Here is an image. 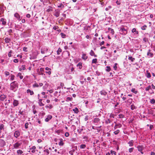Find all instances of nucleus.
Segmentation results:
<instances>
[{"mask_svg":"<svg viewBox=\"0 0 155 155\" xmlns=\"http://www.w3.org/2000/svg\"><path fill=\"white\" fill-rule=\"evenodd\" d=\"M6 97L5 95L2 94L0 96V100L1 101H4L6 98Z\"/></svg>","mask_w":155,"mask_h":155,"instance_id":"nucleus-11","label":"nucleus"},{"mask_svg":"<svg viewBox=\"0 0 155 155\" xmlns=\"http://www.w3.org/2000/svg\"><path fill=\"white\" fill-rule=\"evenodd\" d=\"M143 41L145 43L148 42V39L146 38H143Z\"/></svg>","mask_w":155,"mask_h":155,"instance_id":"nucleus-54","label":"nucleus"},{"mask_svg":"<svg viewBox=\"0 0 155 155\" xmlns=\"http://www.w3.org/2000/svg\"><path fill=\"white\" fill-rule=\"evenodd\" d=\"M147 26L146 25L142 26L141 28V29L142 30H145L147 28Z\"/></svg>","mask_w":155,"mask_h":155,"instance_id":"nucleus-52","label":"nucleus"},{"mask_svg":"<svg viewBox=\"0 0 155 155\" xmlns=\"http://www.w3.org/2000/svg\"><path fill=\"white\" fill-rule=\"evenodd\" d=\"M114 115L112 114V113H111L110 114V118H114Z\"/></svg>","mask_w":155,"mask_h":155,"instance_id":"nucleus-62","label":"nucleus"},{"mask_svg":"<svg viewBox=\"0 0 155 155\" xmlns=\"http://www.w3.org/2000/svg\"><path fill=\"white\" fill-rule=\"evenodd\" d=\"M8 32L9 34V35H11V33H13V31L12 29H10L8 31Z\"/></svg>","mask_w":155,"mask_h":155,"instance_id":"nucleus-60","label":"nucleus"},{"mask_svg":"<svg viewBox=\"0 0 155 155\" xmlns=\"http://www.w3.org/2000/svg\"><path fill=\"white\" fill-rule=\"evenodd\" d=\"M111 70V68L110 66H107V69H106V71L108 72H109Z\"/></svg>","mask_w":155,"mask_h":155,"instance_id":"nucleus-58","label":"nucleus"},{"mask_svg":"<svg viewBox=\"0 0 155 155\" xmlns=\"http://www.w3.org/2000/svg\"><path fill=\"white\" fill-rule=\"evenodd\" d=\"M110 153L112 154V155H113V154L114 155H116V152L112 150L110 151Z\"/></svg>","mask_w":155,"mask_h":155,"instance_id":"nucleus-61","label":"nucleus"},{"mask_svg":"<svg viewBox=\"0 0 155 155\" xmlns=\"http://www.w3.org/2000/svg\"><path fill=\"white\" fill-rule=\"evenodd\" d=\"M45 70L47 71L46 72V73L50 75L51 74V69L49 68L48 67H46L45 68Z\"/></svg>","mask_w":155,"mask_h":155,"instance_id":"nucleus-24","label":"nucleus"},{"mask_svg":"<svg viewBox=\"0 0 155 155\" xmlns=\"http://www.w3.org/2000/svg\"><path fill=\"white\" fill-rule=\"evenodd\" d=\"M38 54V51H35L32 54H30V59L31 60L36 59Z\"/></svg>","mask_w":155,"mask_h":155,"instance_id":"nucleus-2","label":"nucleus"},{"mask_svg":"<svg viewBox=\"0 0 155 155\" xmlns=\"http://www.w3.org/2000/svg\"><path fill=\"white\" fill-rule=\"evenodd\" d=\"M61 51H62L61 49V48H59L58 49V51H57V54L58 55H59L60 54V53L61 52Z\"/></svg>","mask_w":155,"mask_h":155,"instance_id":"nucleus-46","label":"nucleus"},{"mask_svg":"<svg viewBox=\"0 0 155 155\" xmlns=\"http://www.w3.org/2000/svg\"><path fill=\"white\" fill-rule=\"evenodd\" d=\"M133 33V36L134 37H136L138 36L139 32L136 30L135 28H133L131 31Z\"/></svg>","mask_w":155,"mask_h":155,"instance_id":"nucleus-4","label":"nucleus"},{"mask_svg":"<svg viewBox=\"0 0 155 155\" xmlns=\"http://www.w3.org/2000/svg\"><path fill=\"white\" fill-rule=\"evenodd\" d=\"M90 55L91 56H94V57H97V55H96L95 54V53L94 51L92 50H91L90 53Z\"/></svg>","mask_w":155,"mask_h":155,"instance_id":"nucleus-28","label":"nucleus"},{"mask_svg":"<svg viewBox=\"0 0 155 155\" xmlns=\"http://www.w3.org/2000/svg\"><path fill=\"white\" fill-rule=\"evenodd\" d=\"M100 94L101 95L106 96L107 94V93L104 90L101 91Z\"/></svg>","mask_w":155,"mask_h":155,"instance_id":"nucleus-22","label":"nucleus"},{"mask_svg":"<svg viewBox=\"0 0 155 155\" xmlns=\"http://www.w3.org/2000/svg\"><path fill=\"white\" fill-rule=\"evenodd\" d=\"M133 101V99L132 98H129L126 101H125V102L127 103V104H128L129 105Z\"/></svg>","mask_w":155,"mask_h":155,"instance_id":"nucleus-16","label":"nucleus"},{"mask_svg":"<svg viewBox=\"0 0 155 155\" xmlns=\"http://www.w3.org/2000/svg\"><path fill=\"white\" fill-rule=\"evenodd\" d=\"M131 109L132 110H134L137 107L134 105V104H132L130 106Z\"/></svg>","mask_w":155,"mask_h":155,"instance_id":"nucleus-40","label":"nucleus"},{"mask_svg":"<svg viewBox=\"0 0 155 155\" xmlns=\"http://www.w3.org/2000/svg\"><path fill=\"white\" fill-rule=\"evenodd\" d=\"M4 130V125L3 124H1L0 125V130Z\"/></svg>","mask_w":155,"mask_h":155,"instance_id":"nucleus-42","label":"nucleus"},{"mask_svg":"<svg viewBox=\"0 0 155 155\" xmlns=\"http://www.w3.org/2000/svg\"><path fill=\"white\" fill-rule=\"evenodd\" d=\"M36 149V147L35 146H32L31 148H30V150H31V152L32 153H35V149Z\"/></svg>","mask_w":155,"mask_h":155,"instance_id":"nucleus-15","label":"nucleus"},{"mask_svg":"<svg viewBox=\"0 0 155 155\" xmlns=\"http://www.w3.org/2000/svg\"><path fill=\"white\" fill-rule=\"evenodd\" d=\"M44 155H48L49 154V152L48 149H45L44 150Z\"/></svg>","mask_w":155,"mask_h":155,"instance_id":"nucleus-27","label":"nucleus"},{"mask_svg":"<svg viewBox=\"0 0 155 155\" xmlns=\"http://www.w3.org/2000/svg\"><path fill=\"white\" fill-rule=\"evenodd\" d=\"M13 51L12 50H10L8 52V56L10 57L12 56L11 54L12 53Z\"/></svg>","mask_w":155,"mask_h":155,"instance_id":"nucleus-57","label":"nucleus"},{"mask_svg":"<svg viewBox=\"0 0 155 155\" xmlns=\"http://www.w3.org/2000/svg\"><path fill=\"white\" fill-rule=\"evenodd\" d=\"M137 148L138 151H143L144 147L143 145H138L137 146Z\"/></svg>","mask_w":155,"mask_h":155,"instance_id":"nucleus-8","label":"nucleus"},{"mask_svg":"<svg viewBox=\"0 0 155 155\" xmlns=\"http://www.w3.org/2000/svg\"><path fill=\"white\" fill-rule=\"evenodd\" d=\"M128 60L130 61L131 62L134 61L135 60V58H133L132 56H128Z\"/></svg>","mask_w":155,"mask_h":155,"instance_id":"nucleus-32","label":"nucleus"},{"mask_svg":"<svg viewBox=\"0 0 155 155\" xmlns=\"http://www.w3.org/2000/svg\"><path fill=\"white\" fill-rule=\"evenodd\" d=\"M32 87L33 88L38 87H39V85L37 83H35V84L33 85Z\"/></svg>","mask_w":155,"mask_h":155,"instance_id":"nucleus-43","label":"nucleus"},{"mask_svg":"<svg viewBox=\"0 0 155 155\" xmlns=\"http://www.w3.org/2000/svg\"><path fill=\"white\" fill-rule=\"evenodd\" d=\"M73 99L72 97H68L67 98L66 101H71Z\"/></svg>","mask_w":155,"mask_h":155,"instance_id":"nucleus-45","label":"nucleus"},{"mask_svg":"<svg viewBox=\"0 0 155 155\" xmlns=\"http://www.w3.org/2000/svg\"><path fill=\"white\" fill-rule=\"evenodd\" d=\"M29 124L28 123H26L25 125V127L26 129H27L28 128V126Z\"/></svg>","mask_w":155,"mask_h":155,"instance_id":"nucleus-63","label":"nucleus"},{"mask_svg":"<svg viewBox=\"0 0 155 155\" xmlns=\"http://www.w3.org/2000/svg\"><path fill=\"white\" fill-rule=\"evenodd\" d=\"M17 77H19L21 79H22L23 78V76L21 75V74L20 73H19L17 75Z\"/></svg>","mask_w":155,"mask_h":155,"instance_id":"nucleus-38","label":"nucleus"},{"mask_svg":"<svg viewBox=\"0 0 155 155\" xmlns=\"http://www.w3.org/2000/svg\"><path fill=\"white\" fill-rule=\"evenodd\" d=\"M147 77L148 78H150L151 77V75L150 73L148 72V71H147Z\"/></svg>","mask_w":155,"mask_h":155,"instance_id":"nucleus-44","label":"nucleus"},{"mask_svg":"<svg viewBox=\"0 0 155 155\" xmlns=\"http://www.w3.org/2000/svg\"><path fill=\"white\" fill-rule=\"evenodd\" d=\"M72 110L76 114H78L79 112L78 109L77 107H75V108L73 109Z\"/></svg>","mask_w":155,"mask_h":155,"instance_id":"nucleus-36","label":"nucleus"},{"mask_svg":"<svg viewBox=\"0 0 155 155\" xmlns=\"http://www.w3.org/2000/svg\"><path fill=\"white\" fill-rule=\"evenodd\" d=\"M26 92L28 94H29L30 95H32L34 94V92L33 91L30 89H27Z\"/></svg>","mask_w":155,"mask_h":155,"instance_id":"nucleus-10","label":"nucleus"},{"mask_svg":"<svg viewBox=\"0 0 155 155\" xmlns=\"http://www.w3.org/2000/svg\"><path fill=\"white\" fill-rule=\"evenodd\" d=\"M100 121V120L99 118H95L94 120V123H98Z\"/></svg>","mask_w":155,"mask_h":155,"instance_id":"nucleus-30","label":"nucleus"},{"mask_svg":"<svg viewBox=\"0 0 155 155\" xmlns=\"http://www.w3.org/2000/svg\"><path fill=\"white\" fill-rule=\"evenodd\" d=\"M52 118V116L51 115H48L47 117L45 119V121L46 122H48Z\"/></svg>","mask_w":155,"mask_h":155,"instance_id":"nucleus-18","label":"nucleus"},{"mask_svg":"<svg viewBox=\"0 0 155 155\" xmlns=\"http://www.w3.org/2000/svg\"><path fill=\"white\" fill-rule=\"evenodd\" d=\"M120 132V130H116L114 132V133L115 134L117 135Z\"/></svg>","mask_w":155,"mask_h":155,"instance_id":"nucleus-59","label":"nucleus"},{"mask_svg":"<svg viewBox=\"0 0 155 155\" xmlns=\"http://www.w3.org/2000/svg\"><path fill=\"white\" fill-rule=\"evenodd\" d=\"M134 141L133 140H131L128 142V144H129L130 147H132L134 145Z\"/></svg>","mask_w":155,"mask_h":155,"instance_id":"nucleus-29","label":"nucleus"},{"mask_svg":"<svg viewBox=\"0 0 155 155\" xmlns=\"http://www.w3.org/2000/svg\"><path fill=\"white\" fill-rule=\"evenodd\" d=\"M18 88V84L16 81L12 82L10 84V90L15 91Z\"/></svg>","mask_w":155,"mask_h":155,"instance_id":"nucleus-1","label":"nucleus"},{"mask_svg":"<svg viewBox=\"0 0 155 155\" xmlns=\"http://www.w3.org/2000/svg\"><path fill=\"white\" fill-rule=\"evenodd\" d=\"M60 35H61V37L63 38H65L66 37V35L63 33H61L60 34Z\"/></svg>","mask_w":155,"mask_h":155,"instance_id":"nucleus-47","label":"nucleus"},{"mask_svg":"<svg viewBox=\"0 0 155 155\" xmlns=\"http://www.w3.org/2000/svg\"><path fill=\"white\" fill-rule=\"evenodd\" d=\"M48 49L47 48H42L41 49V53L42 54L45 53V52L48 51Z\"/></svg>","mask_w":155,"mask_h":155,"instance_id":"nucleus-20","label":"nucleus"},{"mask_svg":"<svg viewBox=\"0 0 155 155\" xmlns=\"http://www.w3.org/2000/svg\"><path fill=\"white\" fill-rule=\"evenodd\" d=\"M60 142L58 144L59 146H63L64 143L63 142V140L62 138H60L59 139Z\"/></svg>","mask_w":155,"mask_h":155,"instance_id":"nucleus-26","label":"nucleus"},{"mask_svg":"<svg viewBox=\"0 0 155 155\" xmlns=\"http://www.w3.org/2000/svg\"><path fill=\"white\" fill-rule=\"evenodd\" d=\"M21 145V143L17 142L13 145V147L15 149H17L19 148Z\"/></svg>","mask_w":155,"mask_h":155,"instance_id":"nucleus-5","label":"nucleus"},{"mask_svg":"<svg viewBox=\"0 0 155 155\" xmlns=\"http://www.w3.org/2000/svg\"><path fill=\"white\" fill-rule=\"evenodd\" d=\"M131 91L132 92L135 93V94H136L137 93V91L135 89V88H132Z\"/></svg>","mask_w":155,"mask_h":155,"instance_id":"nucleus-41","label":"nucleus"},{"mask_svg":"<svg viewBox=\"0 0 155 155\" xmlns=\"http://www.w3.org/2000/svg\"><path fill=\"white\" fill-rule=\"evenodd\" d=\"M0 22H2V24L4 25H6V20L4 18H2L0 20Z\"/></svg>","mask_w":155,"mask_h":155,"instance_id":"nucleus-12","label":"nucleus"},{"mask_svg":"<svg viewBox=\"0 0 155 155\" xmlns=\"http://www.w3.org/2000/svg\"><path fill=\"white\" fill-rule=\"evenodd\" d=\"M20 132L18 130L15 131L14 134V136L16 138H17L19 137L20 135Z\"/></svg>","mask_w":155,"mask_h":155,"instance_id":"nucleus-7","label":"nucleus"},{"mask_svg":"<svg viewBox=\"0 0 155 155\" xmlns=\"http://www.w3.org/2000/svg\"><path fill=\"white\" fill-rule=\"evenodd\" d=\"M122 127V125L120 124H118L115 125L114 127V130H115L117 128H120Z\"/></svg>","mask_w":155,"mask_h":155,"instance_id":"nucleus-19","label":"nucleus"},{"mask_svg":"<svg viewBox=\"0 0 155 155\" xmlns=\"http://www.w3.org/2000/svg\"><path fill=\"white\" fill-rule=\"evenodd\" d=\"M120 32L122 35H125L127 33V31L126 29L123 27H121L120 28L119 30Z\"/></svg>","mask_w":155,"mask_h":155,"instance_id":"nucleus-3","label":"nucleus"},{"mask_svg":"<svg viewBox=\"0 0 155 155\" xmlns=\"http://www.w3.org/2000/svg\"><path fill=\"white\" fill-rule=\"evenodd\" d=\"M5 141L2 139H0V146L3 147L5 145Z\"/></svg>","mask_w":155,"mask_h":155,"instance_id":"nucleus-6","label":"nucleus"},{"mask_svg":"<svg viewBox=\"0 0 155 155\" xmlns=\"http://www.w3.org/2000/svg\"><path fill=\"white\" fill-rule=\"evenodd\" d=\"M134 149V148L133 147L129 148L128 150L129 152L130 153L132 152H133Z\"/></svg>","mask_w":155,"mask_h":155,"instance_id":"nucleus-53","label":"nucleus"},{"mask_svg":"<svg viewBox=\"0 0 155 155\" xmlns=\"http://www.w3.org/2000/svg\"><path fill=\"white\" fill-rule=\"evenodd\" d=\"M23 151L21 150H18L17 151V153L18 155H23Z\"/></svg>","mask_w":155,"mask_h":155,"instance_id":"nucleus-17","label":"nucleus"},{"mask_svg":"<svg viewBox=\"0 0 155 155\" xmlns=\"http://www.w3.org/2000/svg\"><path fill=\"white\" fill-rule=\"evenodd\" d=\"M5 43H9L10 41H11V38H6L5 39Z\"/></svg>","mask_w":155,"mask_h":155,"instance_id":"nucleus-23","label":"nucleus"},{"mask_svg":"<svg viewBox=\"0 0 155 155\" xmlns=\"http://www.w3.org/2000/svg\"><path fill=\"white\" fill-rule=\"evenodd\" d=\"M18 104V101L16 100H15L13 102V105L14 106H17Z\"/></svg>","mask_w":155,"mask_h":155,"instance_id":"nucleus-33","label":"nucleus"},{"mask_svg":"<svg viewBox=\"0 0 155 155\" xmlns=\"http://www.w3.org/2000/svg\"><path fill=\"white\" fill-rule=\"evenodd\" d=\"M14 16L18 20H20L21 19L20 15L18 13H16L14 14Z\"/></svg>","mask_w":155,"mask_h":155,"instance_id":"nucleus-9","label":"nucleus"},{"mask_svg":"<svg viewBox=\"0 0 155 155\" xmlns=\"http://www.w3.org/2000/svg\"><path fill=\"white\" fill-rule=\"evenodd\" d=\"M86 147V145L84 144H82L80 146V147L81 149H84Z\"/></svg>","mask_w":155,"mask_h":155,"instance_id":"nucleus-48","label":"nucleus"},{"mask_svg":"<svg viewBox=\"0 0 155 155\" xmlns=\"http://www.w3.org/2000/svg\"><path fill=\"white\" fill-rule=\"evenodd\" d=\"M54 15L56 17H59L60 15V12L58 11H56L54 13Z\"/></svg>","mask_w":155,"mask_h":155,"instance_id":"nucleus-21","label":"nucleus"},{"mask_svg":"<svg viewBox=\"0 0 155 155\" xmlns=\"http://www.w3.org/2000/svg\"><path fill=\"white\" fill-rule=\"evenodd\" d=\"M26 69L25 65H22L19 68V70L21 71L22 70H25Z\"/></svg>","mask_w":155,"mask_h":155,"instance_id":"nucleus-31","label":"nucleus"},{"mask_svg":"<svg viewBox=\"0 0 155 155\" xmlns=\"http://www.w3.org/2000/svg\"><path fill=\"white\" fill-rule=\"evenodd\" d=\"M61 132L62 130H57L55 131V132L57 133L58 134H59Z\"/></svg>","mask_w":155,"mask_h":155,"instance_id":"nucleus-55","label":"nucleus"},{"mask_svg":"<svg viewBox=\"0 0 155 155\" xmlns=\"http://www.w3.org/2000/svg\"><path fill=\"white\" fill-rule=\"evenodd\" d=\"M42 99H40L38 100V104L40 106H42L44 105V104L42 102Z\"/></svg>","mask_w":155,"mask_h":155,"instance_id":"nucleus-25","label":"nucleus"},{"mask_svg":"<svg viewBox=\"0 0 155 155\" xmlns=\"http://www.w3.org/2000/svg\"><path fill=\"white\" fill-rule=\"evenodd\" d=\"M81 58L84 60L85 61L88 58V57L87 56L86 54H83Z\"/></svg>","mask_w":155,"mask_h":155,"instance_id":"nucleus-14","label":"nucleus"},{"mask_svg":"<svg viewBox=\"0 0 155 155\" xmlns=\"http://www.w3.org/2000/svg\"><path fill=\"white\" fill-rule=\"evenodd\" d=\"M77 67H78L79 69H81L82 68V63L81 62H80L77 64Z\"/></svg>","mask_w":155,"mask_h":155,"instance_id":"nucleus-35","label":"nucleus"},{"mask_svg":"<svg viewBox=\"0 0 155 155\" xmlns=\"http://www.w3.org/2000/svg\"><path fill=\"white\" fill-rule=\"evenodd\" d=\"M118 117L120 118H122L124 117V116L123 114H120L118 115Z\"/></svg>","mask_w":155,"mask_h":155,"instance_id":"nucleus-56","label":"nucleus"},{"mask_svg":"<svg viewBox=\"0 0 155 155\" xmlns=\"http://www.w3.org/2000/svg\"><path fill=\"white\" fill-rule=\"evenodd\" d=\"M0 17L3 16L2 14L4 12V10H3L2 8L1 7H0Z\"/></svg>","mask_w":155,"mask_h":155,"instance_id":"nucleus-37","label":"nucleus"},{"mask_svg":"<svg viewBox=\"0 0 155 155\" xmlns=\"http://www.w3.org/2000/svg\"><path fill=\"white\" fill-rule=\"evenodd\" d=\"M145 89L146 91H149L150 90H151V86L150 85H148L145 88Z\"/></svg>","mask_w":155,"mask_h":155,"instance_id":"nucleus-34","label":"nucleus"},{"mask_svg":"<svg viewBox=\"0 0 155 155\" xmlns=\"http://www.w3.org/2000/svg\"><path fill=\"white\" fill-rule=\"evenodd\" d=\"M150 102L151 104H153L155 103V100L154 99H152L150 101Z\"/></svg>","mask_w":155,"mask_h":155,"instance_id":"nucleus-51","label":"nucleus"},{"mask_svg":"<svg viewBox=\"0 0 155 155\" xmlns=\"http://www.w3.org/2000/svg\"><path fill=\"white\" fill-rule=\"evenodd\" d=\"M111 6H109L108 7H107L105 8V10L107 11H108L109 9H111Z\"/></svg>","mask_w":155,"mask_h":155,"instance_id":"nucleus-64","label":"nucleus"},{"mask_svg":"<svg viewBox=\"0 0 155 155\" xmlns=\"http://www.w3.org/2000/svg\"><path fill=\"white\" fill-rule=\"evenodd\" d=\"M58 8H64V5H63L62 3H61L59 4V5L58 6Z\"/></svg>","mask_w":155,"mask_h":155,"instance_id":"nucleus-49","label":"nucleus"},{"mask_svg":"<svg viewBox=\"0 0 155 155\" xmlns=\"http://www.w3.org/2000/svg\"><path fill=\"white\" fill-rule=\"evenodd\" d=\"M112 120H111L109 119H108L106 120L105 122L106 124H108L109 123H110L111 122Z\"/></svg>","mask_w":155,"mask_h":155,"instance_id":"nucleus-39","label":"nucleus"},{"mask_svg":"<svg viewBox=\"0 0 155 155\" xmlns=\"http://www.w3.org/2000/svg\"><path fill=\"white\" fill-rule=\"evenodd\" d=\"M150 50L149 49L148 50V52L147 55L148 56H149V57H152L153 56V53L151 52Z\"/></svg>","mask_w":155,"mask_h":155,"instance_id":"nucleus-13","label":"nucleus"},{"mask_svg":"<svg viewBox=\"0 0 155 155\" xmlns=\"http://www.w3.org/2000/svg\"><path fill=\"white\" fill-rule=\"evenodd\" d=\"M97 59L96 58L93 59L92 61V63L96 64L97 63Z\"/></svg>","mask_w":155,"mask_h":155,"instance_id":"nucleus-50","label":"nucleus"}]
</instances>
